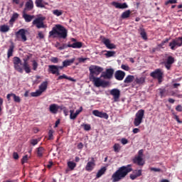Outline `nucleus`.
<instances>
[{
	"instance_id": "nucleus-37",
	"label": "nucleus",
	"mask_w": 182,
	"mask_h": 182,
	"mask_svg": "<svg viewBox=\"0 0 182 182\" xmlns=\"http://www.w3.org/2000/svg\"><path fill=\"white\" fill-rule=\"evenodd\" d=\"M43 151H45V149L43 147L40 146L37 149V156L38 157H43Z\"/></svg>"
},
{
	"instance_id": "nucleus-21",
	"label": "nucleus",
	"mask_w": 182,
	"mask_h": 182,
	"mask_svg": "<svg viewBox=\"0 0 182 182\" xmlns=\"http://www.w3.org/2000/svg\"><path fill=\"white\" fill-rule=\"evenodd\" d=\"M112 5L113 6H115V8H117V9H126L129 8L127 3L121 4L119 2L114 1L112 2Z\"/></svg>"
},
{
	"instance_id": "nucleus-24",
	"label": "nucleus",
	"mask_w": 182,
	"mask_h": 182,
	"mask_svg": "<svg viewBox=\"0 0 182 182\" xmlns=\"http://www.w3.org/2000/svg\"><path fill=\"white\" fill-rule=\"evenodd\" d=\"M15 49V44L14 43H11V44L9 46V48L7 51V58L9 59V58L14 56V50Z\"/></svg>"
},
{
	"instance_id": "nucleus-59",
	"label": "nucleus",
	"mask_w": 182,
	"mask_h": 182,
	"mask_svg": "<svg viewBox=\"0 0 182 182\" xmlns=\"http://www.w3.org/2000/svg\"><path fill=\"white\" fill-rule=\"evenodd\" d=\"M87 59H89V58H78V62L80 63H85V62H86V60H87Z\"/></svg>"
},
{
	"instance_id": "nucleus-11",
	"label": "nucleus",
	"mask_w": 182,
	"mask_h": 182,
	"mask_svg": "<svg viewBox=\"0 0 182 182\" xmlns=\"http://www.w3.org/2000/svg\"><path fill=\"white\" fill-rule=\"evenodd\" d=\"M109 95L113 96L114 102L116 103L119 102V100L120 99V90L114 88L109 91Z\"/></svg>"
},
{
	"instance_id": "nucleus-46",
	"label": "nucleus",
	"mask_w": 182,
	"mask_h": 182,
	"mask_svg": "<svg viewBox=\"0 0 182 182\" xmlns=\"http://www.w3.org/2000/svg\"><path fill=\"white\" fill-rule=\"evenodd\" d=\"M18 16L19 14H18V13H14L10 19V22H15L16 19H18Z\"/></svg>"
},
{
	"instance_id": "nucleus-52",
	"label": "nucleus",
	"mask_w": 182,
	"mask_h": 182,
	"mask_svg": "<svg viewBox=\"0 0 182 182\" xmlns=\"http://www.w3.org/2000/svg\"><path fill=\"white\" fill-rule=\"evenodd\" d=\"M50 60V62H52V63H59V58H58V57H51Z\"/></svg>"
},
{
	"instance_id": "nucleus-36",
	"label": "nucleus",
	"mask_w": 182,
	"mask_h": 182,
	"mask_svg": "<svg viewBox=\"0 0 182 182\" xmlns=\"http://www.w3.org/2000/svg\"><path fill=\"white\" fill-rule=\"evenodd\" d=\"M104 52H106V53L105 54V56H106V58H112L114 56V55H116L115 51L104 50Z\"/></svg>"
},
{
	"instance_id": "nucleus-44",
	"label": "nucleus",
	"mask_w": 182,
	"mask_h": 182,
	"mask_svg": "<svg viewBox=\"0 0 182 182\" xmlns=\"http://www.w3.org/2000/svg\"><path fill=\"white\" fill-rule=\"evenodd\" d=\"M145 80L144 77H141L139 78H136L135 82L137 85H143V83L144 82Z\"/></svg>"
},
{
	"instance_id": "nucleus-51",
	"label": "nucleus",
	"mask_w": 182,
	"mask_h": 182,
	"mask_svg": "<svg viewBox=\"0 0 182 182\" xmlns=\"http://www.w3.org/2000/svg\"><path fill=\"white\" fill-rule=\"evenodd\" d=\"M48 140H53V130L50 129L48 132Z\"/></svg>"
},
{
	"instance_id": "nucleus-54",
	"label": "nucleus",
	"mask_w": 182,
	"mask_h": 182,
	"mask_svg": "<svg viewBox=\"0 0 182 182\" xmlns=\"http://www.w3.org/2000/svg\"><path fill=\"white\" fill-rule=\"evenodd\" d=\"M69 48V44L63 43L60 47H59V50H63V49H66Z\"/></svg>"
},
{
	"instance_id": "nucleus-28",
	"label": "nucleus",
	"mask_w": 182,
	"mask_h": 182,
	"mask_svg": "<svg viewBox=\"0 0 182 182\" xmlns=\"http://www.w3.org/2000/svg\"><path fill=\"white\" fill-rule=\"evenodd\" d=\"M35 4L37 8H45V5H48L43 0H36Z\"/></svg>"
},
{
	"instance_id": "nucleus-33",
	"label": "nucleus",
	"mask_w": 182,
	"mask_h": 182,
	"mask_svg": "<svg viewBox=\"0 0 182 182\" xmlns=\"http://www.w3.org/2000/svg\"><path fill=\"white\" fill-rule=\"evenodd\" d=\"M130 14H132V11H130V10H127L122 14L121 18L122 19H127V18H130Z\"/></svg>"
},
{
	"instance_id": "nucleus-47",
	"label": "nucleus",
	"mask_w": 182,
	"mask_h": 182,
	"mask_svg": "<svg viewBox=\"0 0 182 182\" xmlns=\"http://www.w3.org/2000/svg\"><path fill=\"white\" fill-rule=\"evenodd\" d=\"M74 112L75 111H73L72 109L70 110V119H71V120H75V119H76V117H77V115L75 113H74Z\"/></svg>"
},
{
	"instance_id": "nucleus-9",
	"label": "nucleus",
	"mask_w": 182,
	"mask_h": 182,
	"mask_svg": "<svg viewBox=\"0 0 182 182\" xmlns=\"http://www.w3.org/2000/svg\"><path fill=\"white\" fill-rule=\"evenodd\" d=\"M150 77L154 79H157L159 83H161V80L163 79V73L161 72V69L158 68L155 70L154 72L151 73Z\"/></svg>"
},
{
	"instance_id": "nucleus-19",
	"label": "nucleus",
	"mask_w": 182,
	"mask_h": 182,
	"mask_svg": "<svg viewBox=\"0 0 182 182\" xmlns=\"http://www.w3.org/2000/svg\"><path fill=\"white\" fill-rule=\"evenodd\" d=\"M28 60H29V56H27L26 58L23 59V68L26 73H31V66L29 65Z\"/></svg>"
},
{
	"instance_id": "nucleus-63",
	"label": "nucleus",
	"mask_w": 182,
	"mask_h": 182,
	"mask_svg": "<svg viewBox=\"0 0 182 182\" xmlns=\"http://www.w3.org/2000/svg\"><path fill=\"white\" fill-rule=\"evenodd\" d=\"M129 178H131V180H136V178H137V176L134 173H132L129 176Z\"/></svg>"
},
{
	"instance_id": "nucleus-39",
	"label": "nucleus",
	"mask_w": 182,
	"mask_h": 182,
	"mask_svg": "<svg viewBox=\"0 0 182 182\" xmlns=\"http://www.w3.org/2000/svg\"><path fill=\"white\" fill-rule=\"evenodd\" d=\"M9 31V26L2 25L0 26V32L6 33Z\"/></svg>"
},
{
	"instance_id": "nucleus-48",
	"label": "nucleus",
	"mask_w": 182,
	"mask_h": 182,
	"mask_svg": "<svg viewBox=\"0 0 182 182\" xmlns=\"http://www.w3.org/2000/svg\"><path fill=\"white\" fill-rule=\"evenodd\" d=\"M32 66H33V70H38V66H39V64H38V62L36 60H32Z\"/></svg>"
},
{
	"instance_id": "nucleus-31",
	"label": "nucleus",
	"mask_w": 182,
	"mask_h": 182,
	"mask_svg": "<svg viewBox=\"0 0 182 182\" xmlns=\"http://www.w3.org/2000/svg\"><path fill=\"white\" fill-rule=\"evenodd\" d=\"M39 89H40L41 92L42 93H43V92H45V90H46V89H48V82L47 81L43 82L41 84V85L39 86Z\"/></svg>"
},
{
	"instance_id": "nucleus-7",
	"label": "nucleus",
	"mask_w": 182,
	"mask_h": 182,
	"mask_svg": "<svg viewBox=\"0 0 182 182\" xmlns=\"http://www.w3.org/2000/svg\"><path fill=\"white\" fill-rule=\"evenodd\" d=\"M113 75H114V69L107 68L105 71H102L100 77L110 80V79H113Z\"/></svg>"
},
{
	"instance_id": "nucleus-34",
	"label": "nucleus",
	"mask_w": 182,
	"mask_h": 182,
	"mask_svg": "<svg viewBox=\"0 0 182 182\" xmlns=\"http://www.w3.org/2000/svg\"><path fill=\"white\" fill-rule=\"evenodd\" d=\"M67 166L71 171H73V170H75L76 168V163L70 161L67 163Z\"/></svg>"
},
{
	"instance_id": "nucleus-38",
	"label": "nucleus",
	"mask_w": 182,
	"mask_h": 182,
	"mask_svg": "<svg viewBox=\"0 0 182 182\" xmlns=\"http://www.w3.org/2000/svg\"><path fill=\"white\" fill-rule=\"evenodd\" d=\"M14 68L19 73H23V68L21 67V64H16L14 65Z\"/></svg>"
},
{
	"instance_id": "nucleus-60",
	"label": "nucleus",
	"mask_w": 182,
	"mask_h": 182,
	"mask_svg": "<svg viewBox=\"0 0 182 182\" xmlns=\"http://www.w3.org/2000/svg\"><path fill=\"white\" fill-rule=\"evenodd\" d=\"M13 158L14 159V160H18L19 159V155L18 154V152L13 153Z\"/></svg>"
},
{
	"instance_id": "nucleus-64",
	"label": "nucleus",
	"mask_w": 182,
	"mask_h": 182,
	"mask_svg": "<svg viewBox=\"0 0 182 182\" xmlns=\"http://www.w3.org/2000/svg\"><path fill=\"white\" fill-rule=\"evenodd\" d=\"M176 112H181L182 111V106L178 105L176 107Z\"/></svg>"
},
{
	"instance_id": "nucleus-26",
	"label": "nucleus",
	"mask_w": 182,
	"mask_h": 182,
	"mask_svg": "<svg viewBox=\"0 0 182 182\" xmlns=\"http://www.w3.org/2000/svg\"><path fill=\"white\" fill-rule=\"evenodd\" d=\"M107 171V168L106 166H103L102 168H101L97 173L96 178H100V177L102 176Z\"/></svg>"
},
{
	"instance_id": "nucleus-35",
	"label": "nucleus",
	"mask_w": 182,
	"mask_h": 182,
	"mask_svg": "<svg viewBox=\"0 0 182 182\" xmlns=\"http://www.w3.org/2000/svg\"><path fill=\"white\" fill-rule=\"evenodd\" d=\"M62 79H66L67 80H70L71 82H75V80L72 77H68L66 75L63 74V75H60L57 80H62Z\"/></svg>"
},
{
	"instance_id": "nucleus-41",
	"label": "nucleus",
	"mask_w": 182,
	"mask_h": 182,
	"mask_svg": "<svg viewBox=\"0 0 182 182\" xmlns=\"http://www.w3.org/2000/svg\"><path fill=\"white\" fill-rule=\"evenodd\" d=\"M53 14L55 16H60L63 15V11L62 10L55 9V10L53 11Z\"/></svg>"
},
{
	"instance_id": "nucleus-57",
	"label": "nucleus",
	"mask_w": 182,
	"mask_h": 182,
	"mask_svg": "<svg viewBox=\"0 0 182 182\" xmlns=\"http://www.w3.org/2000/svg\"><path fill=\"white\" fill-rule=\"evenodd\" d=\"M121 68L122 69H123V70H127V71L130 70V67H129V65H122Z\"/></svg>"
},
{
	"instance_id": "nucleus-58",
	"label": "nucleus",
	"mask_w": 182,
	"mask_h": 182,
	"mask_svg": "<svg viewBox=\"0 0 182 182\" xmlns=\"http://www.w3.org/2000/svg\"><path fill=\"white\" fill-rule=\"evenodd\" d=\"M168 4H177V0H168L166 1L165 5H168Z\"/></svg>"
},
{
	"instance_id": "nucleus-62",
	"label": "nucleus",
	"mask_w": 182,
	"mask_h": 182,
	"mask_svg": "<svg viewBox=\"0 0 182 182\" xmlns=\"http://www.w3.org/2000/svg\"><path fill=\"white\" fill-rule=\"evenodd\" d=\"M121 143L122 144H127L129 143V141L127 139H126V138H123L121 140Z\"/></svg>"
},
{
	"instance_id": "nucleus-53",
	"label": "nucleus",
	"mask_w": 182,
	"mask_h": 182,
	"mask_svg": "<svg viewBox=\"0 0 182 182\" xmlns=\"http://www.w3.org/2000/svg\"><path fill=\"white\" fill-rule=\"evenodd\" d=\"M28 162V155H25L24 156H23L22 159H21V164H25V163Z\"/></svg>"
},
{
	"instance_id": "nucleus-2",
	"label": "nucleus",
	"mask_w": 182,
	"mask_h": 182,
	"mask_svg": "<svg viewBox=\"0 0 182 182\" xmlns=\"http://www.w3.org/2000/svg\"><path fill=\"white\" fill-rule=\"evenodd\" d=\"M49 36L52 38H59V39H66L68 38V30L60 24L55 25L49 32Z\"/></svg>"
},
{
	"instance_id": "nucleus-30",
	"label": "nucleus",
	"mask_w": 182,
	"mask_h": 182,
	"mask_svg": "<svg viewBox=\"0 0 182 182\" xmlns=\"http://www.w3.org/2000/svg\"><path fill=\"white\" fill-rule=\"evenodd\" d=\"M134 80V76L129 75L126 77V78L124 80V83L129 85V83H132Z\"/></svg>"
},
{
	"instance_id": "nucleus-22",
	"label": "nucleus",
	"mask_w": 182,
	"mask_h": 182,
	"mask_svg": "<svg viewBox=\"0 0 182 182\" xmlns=\"http://www.w3.org/2000/svg\"><path fill=\"white\" fill-rule=\"evenodd\" d=\"M132 161L134 164H137L138 166H144V161L143 158L141 156H136L133 159Z\"/></svg>"
},
{
	"instance_id": "nucleus-3",
	"label": "nucleus",
	"mask_w": 182,
	"mask_h": 182,
	"mask_svg": "<svg viewBox=\"0 0 182 182\" xmlns=\"http://www.w3.org/2000/svg\"><path fill=\"white\" fill-rule=\"evenodd\" d=\"M90 79L93 82L96 87H108V86H110V82L109 81L102 80L100 77H96L92 75Z\"/></svg>"
},
{
	"instance_id": "nucleus-13",
	"label": "nucleus",
	"mask_w": 182,
	"mask_h": 182,
	"mask_svg": "<svg viewBox=\"0 0 182 182\" xmlns=\"http://www.w3.org/2000/svg\"><path fill=\"white\" fill-rule=\"evenodd\" d=\"M92 114H94V116H96V117H100L101 119H105L106 120L109 119V114H107V113L100 112L97 109L93 110Z\"/></svg>"
},
{
	"instance_id": "nucleus-27",
	"label": "nucleus",
	"mask_w": 182,
	"mask_h": 182,
	"mask_svg": "<svg viewBox=\"0 0 182 182\" xmlns=\"http://www.w3.org/2000/svg\"><path fill=\"white\" fill-rule=\"evenodd\" d=\"M159 95L161 99H163V97H166V96H168V91H167L166 88H159Z\"/></svg>"
},
{
	"instance_id": "nucleus-16",
	"label": "nucleus",
	"mask_w": 182,
	"mask_h": 182,
	"mask_svg": "<svg viewBox=\"0 0 182 182\" xmlns=\"http://www.w3.org/2000/svg\"><path fill=\"white\" fill-rule=\"evenodd\" d=\"M48 72L52 73V75H56V76H59V75H60V73L58 68V65H48Z\"/></svg>"
},
{
	"instance_id": "nucleus-20",
	"label": "nucleus",
	"mask_w": 182,
	"mask_h": 182,
	"mask_svg": "<svg viewBox=\"0 0 182 182\" xmlns=\"http://www.w3.org/2000/svg\"><path fill=\"white\" fill-rule=\"evenodd\" d=\"M104 45H105L107 49H116V45L110 43V40L108 38H104L102 40Z\"/></svg>"
},
{
	"instance_id": "nucleus-56",
	"label": "nucleus",
	"mask_w": 182,
	"mask_h": 182,
	"mask_svg": "<svg viewBox=\"0 0 182 182\" xmlns=\"http://www.w3.org/2000/svg\"><path fill=\"white\" fill-rule=\"evenodd\" d=\"M151 171H154L155 173H161V169L160 168H150Z\"/></svg>"
},
{
	"instance_id": "nucleus-6",
	"label": "nucleus",
	"mask_w": 182,
	"mask_h": 182,
	"mask_svg": "<svg viewBox=\"0 0 182 182\" xmlns=\"http://www.w3.org/2000/svg\"><path fill=\"white\" fill-rule=\"evenodd\" d=\"M90 70V77H92V76H98L103 72V68L97 66V65H91L89 68Z\"/></svg>"
},
{
	"instance_id": "nucleus-4",
	"label": "nucleus",
	"mask_w": 182,
	"mask_h": 182,
	"mask_svg": "<svg viewBox=\"0 0 182 182\" xmlns=\"http://www.w3.org/2000/svg\"><path fill=\"white\" fill-rule=\"evenodd\" d=\"M144 117V109H139L136 115L135 118L134 119V125L137 127L139 124H141L143 123V118Z\"/></svg>"
},
{
	"instance_id": "nucleus-32",
	"label": "nucleus",
	"mask_w": 182,
	"mask_h": 182,
	"mask_svg": "<svg viewBox=\"0 0 182 182\" xmlns=\"http://www.w3.org/2000/svg\"><path fill=\"white\" fill-rule=\"evenodd\" d=\"M140 35L144 41H147V33H146V30L143 28H140Z\"/></svg>"
},
{
	"instance_id": "nucleus-50",
	"label": "nucleus",
	"mask_w": 182,
	"mask_h": 182,
	"mask_svg": "<svg viewBox=\"0 0 182 182\" xmlns=\"http://www.w3.org/2000/svg\"><path fill=\"white\" fill-rule=\"evenodd\" d=\"M142 171L141 169L135 170L133 172V174H135L136 177H140L141 176Z\"/></svg>"
},
{
	"instance_id": "nucleus-49",
	"label": "nucleus",
	"mask_w": 182,
	"mask_h": 182,
	"mask_svg": "<svg viewBox=\"0 0 182 182\" xmlns=\"http://www.w3.org/2000/svg\"><path fill=\"white\" fill-rule=\"evenodd\" d=\"M81 126L84 127V130H85L86 132H89V130L92 129V127H90V124H83Z\"/></svg>"
},
{
	"instance_id": "nucleus-17",
	"label": "nucleus",
	"mask_w": 182,
	"mask_h": 182,
	"mask_svg": "<svg viewBox=\"0 0 182 182\" xmlns=\"http://www.w3.org/2000/svg\"><path fill=\"white\" fill-rule=\"evenodd\" d=\"M33 9V1L28 0L25 4V8L23 12H29V11H32Z\"/></svg>"
},
{
	"instance_id": "nucleus-10",
	"label": "nucleus",
	"mask_w": 182,
	"mask_h": 182,
	"mask_svg": "<svg viewBox=\"0 0 182 182\" xmlns=\"http://www.w3.org/2000/svg\"><path fill=\"white\" fill-rule=\"evenodd\" d=\"M43 21H45V17H38L33 20L32 23L37 29H41V28H45Z\"/></svg>"
},
{
	"instance_id": "nucleus-12",
	"label": "nucleus",
	"mask_w": 182,
	"mask_h": 182,
	"mask_svg": "<svg viewBox=\"0 0 182 182\" xmlns=\"http://www.w3.org/2000/svg\"><path fill=\"white\" fill-rule=\"evenodd\" d=\"M96 166V161H95V158L92 157L91 161H88L87 163V165L85 166V170L86 171H93V169L95 168Z\"/></svg>"
},
{
	"instance_id": "nucleus-18",
	"label": "nucleus",
	"mask_w": 182,
	"mask_h": 182,
	"mask_svg": "<svg viewBox=\"0 0 182 182\" xmlns=\"http://www.w3.org/2000/svg\"><path fill=\"white\" fill-rule=\"evenodd\" d=\"M126 76V73L122 70H117L114 73V77L117 80H123Z\"/></svg>"
},
{
	"instance_id": "nucleus-42",
	"label": "nucleus",
	"mask_w": 182,
	"mask_h": 182,
	"mask_svg": "<svg viewBox=\"0 0 182 182\" xmlns=\"http://www.w3.org/2000/svg\"><path fill=\"white\" fill-rule=\"evenodd\" d=\"M113 149H114V151H115V153H119L122 147L120 146V144H114V145L113 146Z\"/></svg>"
},
{
	"instance_id": "nucleus-14",
	"label": "nucleus",
	"mask_w": 182,
	"mask_h": 182,
	"mask_svg": "<svg viewBox=\"0 0 182 182\" xmlns=\"http://www.w3.org/2000/svg\"><path fill=\"white\" fill-rule=\"evenodd\" d=\"M175 60H174V57L170 55L168 56L166 61L164 63V66L165 68L167 69V70H170V69H171V65H173V63H174Z\"/></svg>"
},
{
	"instance_id": "nucleus-43",
	"label": "nucleus",
	"mask_w": 182,
	"mask_h": 182,
	"mask_svg": "<svg viewBox=\"0 0 182 182\" xmlns=\"http://www.w3.org/2000/svg\"><path fill=\"white\" fill-rule=\"evenodd\" d=\"M12 97L14 98V101L16 103H21V97L16 95H15L14 93H13L12 95Z\"/></svg>"
},
{
	"instance_id": "nucleus-23",
	"label": "nucleus",
	"mask_w": 182,
	"mask_h": 182,
	"mask_svg": "<svg viewBox=\"0 0 182 182\" xmlns=\"http://www.w3.org/2000/svg\"><path fill=\"white\" fill-rule=\"evenodd\" d=\"M28 12L23 11V18L25 20V22L29 23L32 22V19L35 18V16L31 14H27Z\"/></svg>"
},
{
	"instance_id": "nucleus-45",
	"label": "nucleus",
	"mask_w": 182,
	"mask_h": 182,
	"mask_svg": "<svg viewBox=\"0 0 182 182\" xmlns=\"http://www.w3.org/2000/svg\"><path fill=\"white\" fill-rule=\"evenodd\" d=\"M31 95L32 97H38V96H41L42 95V92L39 90H37L36 92H31Z\"/></svg>"
},
{
	"instance_id": "nucleus-40",
	"label": "nucleus",
	"mask_w": 182,
	"mask_h": 182,
	"mask_svg": "<svg viewBox=\"0 0 182 182\" xmlns=\"http://www.w3.org/2000/svg\"><path fill=\"white\" fill-rule=\"evenodd\" d=\"M13 63H14V65H21L22 61L21 60V58H19V57H14L13 58Z\"/></svg>"
},
{
	"instance_id": "nucleus-55",
	"label": "nucleus",
	"mask_w": 182,
	"mask_h": 182,
	"mask_svg": "<svg viewBox=\"0 0 182 182\" xmlns=\"http://www.w3.org/2000/svg\"><path fill=\"white\" fill-rule=\"evenodd\" d=\"M31 144H32V146H36V144H38V143H39V140L38 139H31L30 141Z\"/></svg>"
},
{
	"instance_id": "nucleus-25",
	"label": "nucleus",
	"mask_w": 182,
	"mask_h": 182,
	"mask_svg": "<svg viewBox=\"0 0 182 182\" xmlns=\"http://www.w3.org/2000/svg\"><path fill=\"white\" fill-rule=\"evenodd\" d=\"M83 46V43L82 42L77 41L73 43V44H68L69 48H73V49H80Z\"/></svg>"
},
{
	"instance_id": "nucleus-8",
	"label": "nucleus",
	"mask_w": 182,
	"mask_h": 182,
	"mask_svg": "<svg viewBox=\"0 0 182 182\" xmlns=\"http://www.w3.org/2000/svg\"><path fill=\"white\" fill-rule=\"evenodd\" d=\"M169 46L171 50H176V47L180 48L182 46V36L173 39L171 43H169Z\"/></svg>"
},
{
	"instance_id": "nucleus-1",
	"label": "nucleus",
	"mask_w": 182,
	"mask_h": 182,
	"mask_svg": "<svg viewBox=\"0 0 182 182\" xmlns=\"http://www.w3.org/2000/svg\"><path fill=\"white\" fill-rule=\"evenodd\" d=\"M131 171H133L131 164L121 166L112 174L111 180L112 182H119L123 178H126L127 174Z\"/></svg>"
},
{
	"instance_id": "nucleus-5",
	"label": "nucleus",
	"mask_w": 182,
	"mask_h": 182,
	"mask_svg": "<svg viewBox=\"0 0 182 182\" xmlns=\"http://www.w3.org/2000/svg\"><path fill=\"white\" fill-rule=\"evenodd\" d=\"M26 32L27 30L25 28H21L18 31L15 33L16 38L17 41H21V42H26L28 41V38H26Z\"/></svg>"
},
{
	"instance_id": "nucleus-29",
	"label": "nucleus",
	"mask_w": 182,
	"mask_h": 182,
	"mask_svg": "<svg viewBox=\"0 0 182 182\" xmlns=\"http://www.w3.org/2000/svg\"><path fill=\"white\" fill-rule=\"evenodd\" d=\"M75 60V58L70 60H65L64 61H63V65L65 68H68V66H70V65L74 63Z\"/></svg>"
},
{
	"instance_id": "nucleus-61",
	"label": "nucleus",
	"mask_w": 182,
	"mask_h": 182,
	"mask_svg": "<svg viewBox=\"0 0 182 182\" xmlns=\"http://www.w3.org/2000/svg\"><path fill=\"white\" fill-rule=\"evenodd\" d=\"M144 151L143 149L139 150L138 151V155L136 156L143 158V153H144Z\"/></svg>"
},
{
	"instance_id": "nucleus-15",
	"label": "nucleus",
	"mask_w": 182,
	"mask_h": 182,
	"mask_svg": "<svg viewBox=\"0 0 182 182\" xmlns=\"http://www.w3.org/2000/svg\"><path fill=\"white\" fill-rule=\"evenodd\" d=\"M59 109L60 110H63V106H59V105H58L56 104H52L49 107V111L53 114H56L58 113Z\"/></svg>"
}]
</instances>
